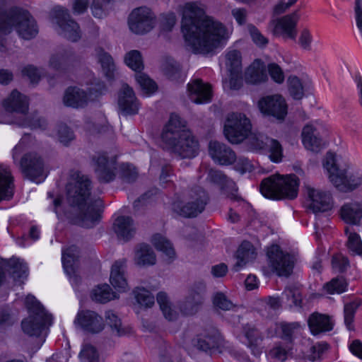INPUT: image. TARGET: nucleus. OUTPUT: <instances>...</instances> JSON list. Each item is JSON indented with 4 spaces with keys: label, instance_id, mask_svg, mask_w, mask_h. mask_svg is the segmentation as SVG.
<instances>
[{
    "label": "nucleus",
    "instance_id": "nucleus-1",
    "mask_svg": "<svg viewBox=\"0 0 362 362\" xmlns=\"http://www.w3.org/2000/svg\"><path fill=\"white\" fill-rule=\"evenodd\" d=\"M182 32L193 51L204 54L221 46L228 38L223 24L206 16L204 6L198 2L184 6Z\"/></svg>",
    "mask_w": 362,
    "mask_h": 362
},
{
    "label": "nucleus",
    "instance_id": "nucleus-2",
    "mask_svg": "<svg viewBox=\"0 0 362 362\" xmlns=\"http://www.w3.org/2000/svg\"><path fill=\"white\" fill-rule=\"evenodd\" d=\"M72 180L66 186L67 200L76 210L72 221L84 228H93L101 219L103 202L100 198H90L91 181L88 175L76 171Z\"/></svg>",
    "mask_w": 362,
    "mask_h": 362
},
{
    "label": "nucleus",
    "instance_id": "nucleus-3",
    "mask_svg": "<svg viewBox=\"0 0 362 362\" xmlns=\"http://www.w3.org/2000/svg\"><path fill=\"white\" fill-rule=\"evenodd\" d=\"M224 134L232 144H239L244 140L251 151L269 152L270 159L279 163L282 159L283 150L280 143L261 133L251 132L250 119L242 113L233 112L227 118Z\"/></svg>",
    "mask_w": 362,
    "mask_h": 362
},
{
    "label": "nucleus",
    "instance_id": "nucleus-4",
    "mask_svg": "<svg viewBox=\"0 0 362 362\" xmlns=\"http://www.w3.org/2000/svg\"><path fill=\"white\" fill-rule=\"evenodd\" d=\"M161 139L166 150L180 159H192L199 153L198 140L186 127L185 122L175 114L170 115Z\"/></svg>",
    "mask_w": 362,
    "mask_h": 362
},
{
    "label": "nucleus",
    "instance_id": "nucleus-5",
    "mask_svg": "<svg viewBox=\"0 0 362 362\" xmlns=\"http://www.w3.org/2000/svg\"><path fill=\"white\" fill-rule=\"evenodd\" d=\"M299 180L296 175H272L262 180V194L271 199H294L298 196Z\"/></svg>",
    "mask_w": 362,
    "mask_h": 362
},
{
    "label": "nucleus",
    "instance_id": "nucleus-6",
    "mask_svg": "<svg viewBox=\"0 0 362 362\" xmlns=\"http://www.w3.org/2000/svg\"><path fill=\"white\" fill-rule=\"evenodd\" d=\"M25 304L29 315L22 321V329L30 337H39L52 325V315L47 313L43 305L33 295L26 296Z\"/></svg>",
    "mask_w": 362,
    "mask_h": 362
},
{
    "label": "nucleus",
    "instance_id": "nucleus-7",
    "mask_svg": "<svg viewBox=\"0 0 362 362\" xmlns=\"http://www.w3.org/2000/svg\"><path fill=\"white\" fill-rule=\"evenodd\" d=\"M24 143L21 141L13 149V159L18 165L19 170L25 178L37 183L42 182L47 177L45 170V162L40 155L36 152L25 153L19 162L17 157L24 151Z\"/></svg>",
    "mask_w": 362,
    "mask_h": 362
},
{
    "label": "nucleus",
    "instance_id": "nucleus-8",
    "mask_svg": "<svg viewBox=\"0 0 362 362\" xmlns=\"http://www.w3.org/2000/svg\"><path fill=\"white\" fill-rule=\"evenodd\" d=\"M330 182L341 192H351L362 184V177L358 173H350L346 169L339 168L337 163L336 155L327 152L322 161Z\"/></svg>",
    "mask_w": 362,
    "mask_h": 362
},
{
    "label": "nucleus",
    "instance_id": "nucleus-9",
    "mask_svg": "<svg viewBox=\"0 0 362 362\" xmlns=\"http://www.w3.org/2000/svg\"><path fill=\"white\" fill-rule=\"evenodd\" d=\"M3 107L8 112H16L25 116L16 122L20 127H30L33 129H45L46 128L47 122L44 118L38 117L36 114L26 115L29 108L28 98L17 90H13L4 100Z\"/></svg>",
    "mask_w": 362,
    "mask_h": 362
},
{
    "label": "nucleus",
    "instance_id": "nucleus-10",
    "mask_svg": "<svg viewBox=\"0 0 362 362\" xmlns=\"http://www.w3.org/2000/svg\"><path fill=\"white\" fill-rule=\"evenodd\" d=\"M209 200L206 192L202 187L197 186L188 192L186 203L182 206L174 204L173 209L184 217H196L204 210Z\"/></svg>",
    "mask_w": 362,
    "mask_h": 362
},
{
    "label": "nucleus",
    "instance_id": "nucleus-11",
    "mask_svg": "<svg viewBox=\"0 0 362 362\" xmlns=\"http://www.w3.org/2000/svg\"><path fill=\"white\" fill-rule=\"evenodd\" d=\"M53 23L58 28L57 33L71 42H77L81 37V32L78 24L74 21L68 9L57 6L52 9Z\"/></svg>",
    "mask_w": 362,
    "mask_h": 362
},
{
    "label": "nucleus",
    "instance_id": "nucleus-12",
    "mask_svg": "<svg viewBox=\"0 0 362 362\" xmlns=\"http://www.w3.org/2000/svg\"><path fill=\"white\" fill-rule=\"evenodd\" d=\"M267 258L272 272L279 276H289L293 272L294 261L288 252H284L278 245L267 249Z\"/></svg>",
    "mask_w": 362,
    "mask_h": 362
},
{
    "label": "nucleus",
    "instance_id": "nucleus-13",
    "mask_svg": "<svg viewBox=\"0 0 362 362\" xmlns=\"http://www.w3.org/2000/svg\"><path fill=\"white\" fill-rule=\"evenodd\" d=\"M156 17L146 7L134 9L129 14L128 25L130 30L137 35H144L153 29Z\"/></svg>",
    "mask_w": 362,
    "mask_h": 362
},
{
    "label": "nucleus",
    "instance_id": "nucleus-14",
    "mask_svg": "<svg viewBox=\"0 0 362 362\" xmlns=\"http://www.w3.org/2000/svg\"><path fill=\"white\" fill-rule=\"evenodd\" d=\"M14 18L13 28L20 37L29 40L37 35V23L28 11L16 7Z\"/></svg>",
    "mask_w": 362,
    "mask_h": 362
},
{
    "label": "nucleus",
    "instance_id": "nucleus-15",
    "mask_svg": "<svg viewBox=\"0 0 362 362\" xmlns=\"http://www.w3.org/2000/svg\"><path fill=\"white\" fill-rule=\"evenodd\" d=\"M300 15L298 11L286 15L276 20H272L269 23L273 34L295 40L297 36V23Z\"/></svg>",
    "mask_w": 362,
    "mask_h": 362
},
{
    "label": "nucleus",
    "instance_id": "nucleus-16",
    "mask_svg": "<svg viewBox=\"0 0 362 362\" xmlns=\"http://www.w3.org/2000/svg\"><path fill=\"white\" fill-rule=\"evenodd\" d=\"M206 285L197 282L190 288L187 296L180 304V311L185 315H192L198 312L204 303Z\"/></svg>",
    "mask_w": 362,
    "mask_h": 362
},
{
    "label": "nucleus",
    "instance_id": "nucleus-17",
    "mask_svg": "<svg viewBox=\"0 0 362 362\" xmlns=\"http://www.w3.org/2000/svg\"><path fill=\"white\" fill-rule=\"evenodd\" d=\"M223 341L220 332L211 328L197 334L192 339V343L198 350L207 352L220 348L223 345Z\"/></svg>",
    "mask_w": 362,
    "mask_h": 362
},
{
    "label": "nucleus",
    "instance_id": "nucleus-18",
    "mask_svg": "<svg viewBox=\"0 0 362 362\" xmlns=\"http://www.w3.org/2000/svg\"><path fill=\"white\" fill-rule=\"evenodd\" d=\"M93 160L100 182L107 183L115 180L117 170L115 157L110 158L105 153H99Z\"/></svg>",
    "mask_w": 362,
    "mask_h": 362
},
{
    "label": "nucleus",
    "instance_id": "nucleus-19",
    "mask_svg": "<svg viewBox=\"0 0 362 362\" xmlns=\"http://www.w3.org/2000/svg\"><path fill=\"white\" fill-rule=\"evenodd\" d=\"M80 62L79 57L71 49H63L53 53L49 60V66L59 72L71 71Z\"/></svg>",
    "mask_w": 362,
    "mask_h": 362
},
{
    "label": "nucleus",
    "instance_id": "nucleus-20",
    "mask_svg": "<svg viewBox=\"0 0 362 362\" xmlns=\"http://www.w3.org/2000/svg\"><path fill=\"white\" fill-rule=\"evenodd\" d=\"M258 106L260 111L278 119H284L287 114V105L279 95H269L262 98Z\"/></svg>",
    "mask_w": 362,
    "mask_h": 362
},
{
    "label": "nucleus",
    "instance_id": "nucleus-21",
    "mask_svg": "<svg viewBox=\"0 0 362 362\" xmlns=\"http://www.w3.org/2000/svg\"><path fill=\"white\" fill-rule=\"evenodd\" d=\"M309 199L308 209L313 213L325 212L332 207V197L329 192L322 191L310 186L306 187Z\"/></svg>",
    "mask_w": 362,
    "mask_h": 362
},
{
    "label": "nucleus",
    "instance_id": "nucleus-22",
    "mask_svg": "<svg viewBox=\"0 0 362 362\" xmlns=\"http://www.w3.org/2000/svg\"><path fill=\"white\" fill-rule=\"evenodd\" d=\"M74 324L84 331L96 334L104 329L103 317L91 310L79 311L74 320Z\"/></svg>",
    "mask_w": 362,
    "mask_h": 362
},
{
    "label": "nucleus",
    "instance_id": "nucleus-23",
    "mask_svg": "<svg viewBox=\"0 0 362 362\" xmlns=\"http://www.w3.org/2000/svg\"><path fill=\"white\" fill-rule=\"evenodd\" d=\"M118 105L124 115H132L138 113L139 103L134 90L127 84L122 86L118 93Z\"/></svg>",
    "mask_w": 362,
    "mask_h": 362
},
{
    "label": "nucleus",
    "instance_id": "nucleus-24",
    "mask_svg": "<svg viewBox=\"0 0 362 362\" xmlns=\"http://www.w3.org/2000/svg\"><path fill=\"white\" fill-rule=\"evenodd\" d=\"M209 153L216 163L221 165H230L236 160L235 153L231 148L218 141L209 142Z\"/></svg>",
    "mask_w": 362,
    "mask_h": 362
},
{
    "label": "nucleus",
    "instance_id": "nucleus-25",
    "mask_svg": "<svg viewBox=\"0 0 362 362\" xmlns=\"http://www.w3.org/2000/svg\"><path fill=\"white\" fill-rule=\"evenodd\" d=\"M187 91L190 100L195 103H206L211 100V86L208 83H204L201 79L196 78L189 83Z\"/></svg>",
    "mask_w": 362,
    "mask_h": 362
},
{
    "label": "nucleus",
    "instance_id": "nucleus-26",
    "mask_svg": "<svg viewBox=\"0 0 362 362\" xmlns=\"http://www.w3.org/2000/svg\"><path fill=\"white\" fill-rule=\"evenodd\" d=\"M208 179L213 183L219 185L222 190L228 194V197L235 201L240 200L236 194L238 189L235 182L229 179L223 172L218 170L211 169L208 173Z\"/></svg>",
    "mask_w": 362,
    "mask_h": 362
},
{
    "label": "nucleus",
    "instance_id": "nucleus-27",
    "mask_svg": "<svg viewBox=\"0 0 362 362\" xmlns=\"http://www.w3.org/2000/svg\"><path fill=\"white\" fill-rule=\"evenodd\" d=\"M246 345L255 356H259L262 351V343L264 339L262 333L254 325L247 324L243 327Z\"/></svg>",
    "mask_w": 362,
    "mask_h": 362
},
{
    "label": "nucleus",
    "instance_id": "nucleus-28",
    "mask_svg": "<svg viewBox=\"0 0 362 362\" xmlns=\"http://www.w3.org/2000/svg\"><path fill=\"white\" fill-rule=\"evenodd\" d=\"M16 9V7L8 9L0 7V52H1L6 50L4 38L2 36H5L12 31Z\"/></svg>",
    "mask_w": 362,
    "mask_h": 362
},
{
    "label": "nucleus",
    "instance_id": "nucleus-29",
    "mask_svg": "<svg viewBox=\"0 0 362 362\" xmlns=\"http://www.w3.org/2000/svg\"><path fill=\"white\" fill-rule=\"evenodd\" d=\"M88 95L83 90L76 86L69 87L64 93L63 102L66 106L74 108L84 107L88 103Z\"/></svg>",
    "mask_w": 362,
    "mask_h": 362
},
{
    "label": "nucleus",
    "instance_id": "nucleus-30",
    "mask_svg": "<svg viewBox=\"0 0 362 362\" xmlns=\"http://www.w3.org/2000/svg\"><path fill=\"white\" fill-rule=\"evenodd\" d=\"M79 257V250L76 245H71L66 250H62V264L66 274L72 279L76 284L78 283V277L75 274L76 264Z\"/></svg>",
    "mask_w": 362,
    "mask_h": 362
},
{
    "label": "nucleus",
    "instance_id": "nucleus-31",
    "mask_svg": "<svg viewBox=\"0 0 362 362\" xmlns=\"http://www.w3.org/2000/svg\"><path fill=\"white\" fill-rule=\"evenodd\" d=\"M126 268L124 259L115 261L111 268L110 283L115 289L121 292L125 291L128 286L125 277Z\"/></svg>",
    "mask_w": 362,
    "mask_h": 362
},
{
    "label": "nucleus",
    "instance_id": "nucleus-32",
    "mask_svg": "<svg viewBox=\"0 0 362 362\" xmlns=\"http://www.w3.org/2000/svg\"><path fill=\"white\" fill-rule=\"evenodd\" d=\"M303 143L305 147L313 152L317 153L322 148V140L318 129L313 124H307L302 132Z\"/></svg>",
    "mask_w": 362,
    "mask_h": 362
},
{
    "label": "nucleus",
    "instance_id": "nucleus-33",
    "mask_svg": "<svg viewBox=\"0 0 362 362\" xmlns=\"http://www.w3.org/2000/svg\"><path fill=\"white\" fill-rule=\"evenodd\" d=\"M308 324L313 335L329 332L333 329L334 326V322L329 315L318 313H314L310 315Z\"/></svg>",
    "mask_w": 362,
    "mask_h": 362
},
{
    "label": "nucleus",
    "instance_id": "nucleus-34",
    "mask_svg": "<svg viewBox=\"0 0 362 362\" xmlns=\"http://www.w3.org/2000/svg\"><path fill=\"white\" fill-rule=\"evenodd\" d=\"M113 230L117 238L124 241L129 240L136 231L133 219L125 216H119L115 219Z\"/></svg>",
    "mask_w": 362,
    "mask_h": 362
},
{
    "label": "nucleus",
    "instance_id": "nucleus-35",
    "mask_svg": "<svg viewBox=\"0 0 362 362\" xmlns=\"http://www.w3.org/2000/svg\"><path fill=\"white\" fill-rule=\"evenodd\" d=\"M340 216L346 223L359 225L362 218V203L358 202L345 203L341 207Z\"/></svg>",
    "mask_w": 362,
    "mask_h": 362
},
{
    "label": "nucleus",
    "instance_id": "nucleus-36",
    "mask_svg": "<svg viewBox=\"0 0 362 362\" xmlns=\"http://www.w3.org/2000/svg\"><path fill=\"white\" fill-rule=\"evenodd\" d=\"M245 79L247 83L250 84H259L267 79L265 66L261 60H255L247 68L245 71Z\"/></svg>",
    "mask_w": 362,
    "mask_h": 362
},
{
    "label": "nucleus",
    "instance_id": "nucleus-37",
    "mask_svg": "<svg viewBox=\"0 0 362 362\" xmlns=\"http://www.w3.org/2000/svg\"><path fill=\"white\" fill-rule=\"evenodd\" d=\"M134 261L140 267L153 266L156 263V256L150 245L141 244L136 248Z\"/></svg>",
    "mask_w": 362,
    "mask_h": 362
},
{
    "label": "nucleus",
    "instance_id": "nucleus-38",
    "mask_svg": "<svg viewBox=\"0 0 362 362\" xmlns=\"http://www.w3.org/2000/svg\"><path fill=\"white\" fill-rule=\"evenodd\" d=\"M256 257L255 249L249 241H243L236 252L237 262L234 265L235 271H238L250 260Z\"/></svg>",
    "mask_w": 362,
    "mask_h": 362
},
{
    "label": "nucleus",
    "instance_id": "nucleus-39",
    "mask_svg": "<svg viewBox=\"0 0 362 362\" xmlns=\"http://www.w3.org/2000/svg\"><path fill=\"white\" fill-rule=\"evenodd\" d=\"M4 270L8 272L14 281H21L28 276V267L23 260L13 257L4 263Z\"/></svg>",
    "mask_w": 362,
    "mask_h": 362
},
{
    "label": "nucleus",
    "instance_id": "nucleus-40",
    "mask_svg": "<svg viewBox=\"0 0 362 362\" xmlns=\"http://www.w3.org/2000/svg\"><path fill=\"white\" fill-rule=\"evenodd\" d=\"M13 179L11 172L0 165V202L10 199L13 195Z\"/></svg>",
    "mask_w": 362,
    "mask_h": 362
},
{
    "label": "nucleus",
    "instance_id": "nucleus-41",
    "mask_svg": "<svg viewBox=\"0 0 362 362\" xmlns=\"http://www.w3.org/2000/svg\"><path fill=\"white\" fill-rule=\"evenodd\" d=\"M95 54L105 76L109 79H112L116 69L112 57L102 47L96 48Z\"/></svg>",
    "mask_w": 362,
    "mask_h": 362
},
{
    "label": "nucleus",
    "instance_id": "nucleus-42",
    "mask_svg": "<svg viewBox=\"0 0 362 362\" xmlns=\"http://www.w3.org/2000/svg\"><path fill=\"white\" fill-rule=\"evenodd\" d=\"M152 244L159 251H161L169 259L172 260L175 257V250L171 243L160 234H155L152 237Z\"/></svg>",
    "mask_w": 362,
    "mask_h": 362
},
{
    "label": "nucleus",
    "instance_id": "nucleus-43",
    "mask_svg": "<svg viewBox=\"0 0 362 362\" xmlns=\"http://www.w3.org/2000/svg\"><path fill=\"white\" fill-rule=\"evenodd\" d=\"M117 298V294L112 291L107 284L98 286L91 293L92 300L100 303H105Z\"/></svg>",
    "mask_w": 362,
    "mask_h": 362
},
{
    "label": "nucleus",
    "instance_id": "nucleus-44",
    "mask_svg": "<svg viewBox=\"0 0 362 362\" xmlns=\"http://www.w3.org/2000/svg\"><path fill=\"white\" fill-rule=\"evenodd\" d=\"M164 74L171 81L183 82L182 74L180 64L173 59L167 60L162 66Z\"/></svg>",
    "mask_w": 362,
    "mask_h": 362
},
{
    "label": "nucleus",
    "instance_id": "nucleus-45",
    "mask_svg": "<svg viewBox=\"0 0 362 362\" xmlns=\"http://www.w3.org/2000/svg\"><path fill=\"white\" fill-rule=\"evenodd\" d=\"M279 328L281 330L280 337L288 343H292L294 340L296 333L299 330L300 324L298 322H281L279 324Z\"/></svg>",
    "mask_w": 362,
    "mask_h": 362
},
{
    "label": "nucleus",
    "instance_id": "nucleus-46",
    "mask_svg": "<svg viewBox=\"0 0 362 362\" xmlns=\"http://www.w3.org/2000/svg\"><path fill=\"white\" fill-rule=\"evenodd\" d=\"M226 64L230 74H241V54L238 50H230L226 55Z\"/></svg>",
    "mask_w": 362,
    "mask_h": 362
},
{
    "label": "nucleus",
    "instance_id": "nucleus-47",
    "mask_svg": "<svg viewBox=\"0 0 362 362\" xmlns=\"http://www.w3.org/2000/svg\"><path fill=\"white\" fill-rule=\"evenodd\" d=\"M345 233L348 235L346 247L352 255H362V240L358 234L355 232H349V228H345Z\"/></svg>",
    "mask_w": 362,
    "mask_h": 362
},
{
    "label": "nucleus",
    "instance_id": "nucleus-48",
    "mask_svg": "<svg viewBox=\"0 0 362 362\" xmlns=\"http://www.w3.org/2000/svg\"><path fill=\"white\" fill-rule=\"evenodd\" d=\"M125 64L136 72H140L144 69L142 56L139 50H131L125 54Z\"/></svg>",
    "mask_w": 362,
    "mask_h": 362
},
{
    "label": "nucleus",
    "instance_id": "nucleus-49",
    "mask_svg": "<svg viewBox=\"0 0 362 362\" xmlns=\"http://www.w3.org/2000/svg\"><path fill=\"white\" fill-rule=\"evenodd\" d=\"M348 284L343 276H337L332 279L324 286V289L329 294H340L347 289Z\"/></svg>",
    "mask_w": 362,
    "mask_h": 362
},
{
    "label": "nucleus",
    "instance_id": "nucleus-50",
    "mask_svg": "<svg viewBox=\"0 0 362 362\" xmlns=\"http://www.w3.org/2000/svg\"><path fill=\"white\" fill-rule=\"evenodd\" d=\"M288 90L290 95L294 100H301L304 96V88L300 78L296 76H291L287 80Z\"/></svg>",
    "mask_w": 362,
    "mask_h": 362
},
{
    "label": "nucleus",
    "instance_id": "nucleus-51",
    "mask_svg": "<svg viewBox=\"0 0 362 362\" xmlns=\"http://www.w3.org/2000/svg\"><path fill=\"white\" fill-rule=\"evenodd\" d=\"M136 302L145 308H151L154 304V296L144 288L137 287L134 291Z\"/></svg>",
    "mask_w": 362,
    "mask_h": 362
},
{
    "label": "nucleus",
    "instance_id": "nucleus-52",
    "mask_svg": "<svg viewBox=\"0 0 362 362\" xmlns=\"http://www.w3.org/2000/svg\"><path fill=\"white\" fill-rule=\"evenodd\" d=\"M283 298L285 297L290 305L300 306L301 303V295L298 288L294 285L287 286L283 293Z\"/></svg>",
    "mask_w": 362,
    "mask_h": 362
},
{
    "label": "nucleus",
    "instance_id": "nucleus-53",
    "mask_svg": "<svg viewBox=\"0 0 362 362\" xmlns=\"http://www.w3.org/2000/svg\"><path fill=\"white\" fill-rule=\"evenodd\" d=\"M157 302L160 305L163 315L168 320H173L175 319L176 313L171 309L168 296L164 292H159L157 295Z\"/></svg>",
    "mask_w": 362,
    "mask_h": 362
},
{
    "label": "nucleus",
    "instance_id": "nucleus-54",
    "mask_svg": "<svg viewBox=\"0 0 362 362\" xmlns=\"http://www.w3.org/2000/svg\"><path fill=\"white\" fill-rule=\"evenodd\" d=\"M360 305L361 302L355 300L344 305V323L349 330H351L354 328L352 322L354 321L355 313Z\"/></svg>",
    "mask_w": 362,
    "mask_h": 362
},
{
    "label": "nucleus",
    "instance_id": "nucleus-55",
    "mask_svg": "<svg viewBox=\"0 0 362 362\" xmlns=\"http://www.w3.org/2000/svg\"><path fill=\"white\" fill-rule=\"evenodd\" d=\"M136 80L141 88L146 93H152L157 88L156 83L144 73L138 72L135 75Z\"/></svg>",
    "mask_w": 362,
    "mask_h": 362
},
{
    "label": "nucleus",
    "instance_id": "nucleus-56",
    "mask_svg": "<svg viewBox=\"0 0 362 362\" xmlns=\"http://www.w3.org/2000/svg\"><path fill=\"white\" fill-rule=\"evenodd\" d=\"M81 362H98L99 355L96 349L89 344H85L79 354Z\"/></svg>",
    "mask_w": 362,
    "mask_h": 362
},
{
    "label": "nucleus",
    "instance_id": "nucleus-57",
    "mask_svg": "<svg viewBox=\"0 0 362 362\" xmlns=\"http://www.w3.org/2000/svg\"><path fill=\"white\" fill-rule=\"evenodd\" d=\"M119 176L124 182L131 183L137 179L138 172L132 165L123 163L120 165Z\"/></svg>",
    "mask_w": 362,
    "mask_h": 362
},
{
    "label": "nucleus",
    "instance_id": "nucleus-58",
    "mask_svg": "<svg viewBox=\"0 0 362 362\" xmlns=\"http://www.w3.org/2000/svg\"><path fill=\"white\" fill-rule=\"evenodd\" d=\"M213 304L216 308L222 310H230L235 305L230 300L224 293H216L213 298Z\"/></svg>",
    "mask_w": 362,
    "mask_h": 362
},
{
    "label": "nucleus",
    "instance_id": "nucleus-59",
    "mask_svg": "<svg viewBox=\"0 0 362 362\" xmlns=\"http://www.w3.org/2000/svg\"><path fill=\"white\" fill-rule=\"evenodd\" d=\"M105 318L107 325L112 328V330L117 332L118 336L124 334V329L122 328L121 320L115 315L112 310H108L105 313Z\"/></svg>",
    "mask_w": 362,
    "mask_h": 362
},
{
    "label": "nucleus",
    "instance_id": "nucleus-60",
    "mask_svg": "<svg viewBox=\"0 0 362 362\" xmlns=\"http://www.w3.org/2000/svg\"><path fill=\"white\" fill-rule=\"evenodd\" d=\"M57 133L59 141L65 146L68 145L75 137L74 132L64 124H61L58 126Z\"/></svg>",
    "mask_w": 362,
    "mask_h": 362
},
{
    "label": "nucleus",
    "instance_id": "nucleus-61",
    "mask_svg": "<svg viewBox=\"0 0 362 362\" xmlns=\"http://www.w3.org/2000/svg\"><path fill=\"white\" fill-rule=\"evenodd\" d=\"M329 347V346L327 342L321 341L316 343L310 348V360L314 361L320 359Z\"/></svg>",
    "mask_w": 362,
    "mask_h": 362
},
{
    "label": "nucleus",
    "instance_id": "nucleus-62",
    "mask_svg": "<svg viewBox=\"0 0 362 362\" xmlns=\"http://www.w3.org/2000/svg\"><path fill=\"white\" fill-rule=\"evenodd\" d=\"M288 351L281 344V343L276 344L269 351L271 358L279 360L281 362L287 359Z\"/></svg>",
    "mask_w": 362,
    "mask_h": 362
},
{
    "label": "nucleus",
    "instance_id": "nucleus-63",
    "mask_svg": "<svg viewBox=\"0 0 362 362\" xmlns=\"http://www.w3.org/2000/svg\"><path fill=\"white\" fill-rule=\"evenodd\" d=\"M235 161H236L235 165V170L242 174L254 170L253 164L247 158L240 156Z\"/></svg>",
    "mask_w": 362,
    "mask_h": 362
},
{
    "label": "nucleus",
    "instance_id": "nucleus-64",
    "mask_svg": "<svg viewBox=\"0 0 362 362\" xmlns=\"http://www.w3.org/2000/svg\"><path fill=\"white\" fill-rule=\"evenodd\" d=\"M332 265L336 271L343 272L349 266V260L341 254H337L332 257Z\"/></svg>",
    "mask_w": 362,
    "mask_h": 362
}]
</instances>
